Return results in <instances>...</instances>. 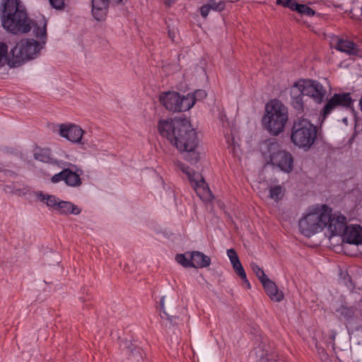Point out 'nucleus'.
I'll use <instances>...</instances> for the list:
<instances>
[{"instance_id": "nucleus-5", "label": "nucleus", "mask_w": 362, "mask_h": 362, "mask_svg": "<svg viewBox=\"0 0 362 362\" xmlns=\"http://www.w3.org/2000/svg\"><path fill=\"white\" fill-rule=\"evenodd\" d=\"M266 115L262 118L264 127L277 136L284 131L288 121L287 107L279 100H272L266 105Z\"/></svg>"}, {"instance_id": "nucleus-30", "label": "nucleus", "mask_w": 362, "mask_h": 362, "mask_svg": "<svg viewBox=\"0 0 362 362\" xmlns=\"http://www.w3.org/2000/svg\"><path fill=\"white\" fill-rule=\"evenodd\" d=\"M294 11H296L299 13L304 14L308 16H313L315 13L314 10H313L310 7L308 6L307 5L300 4H297L296 5Z\"/></svg>"}, {"instance_id": "nucleus-35", "label": "nucleus", "mask_w": 362, "mask_h": 362, "mask_svg": "<svg viewBox=\"0 0 362 362\" xmlns=\"http://www.w3.org/2000/svg\"><path fill=\"white\" fill-rule=\"evenodd\" d=\"M227 255L230 259V263H238L240 261L236 251L234 249H229L227 250Z\"/></svg>"}, {"instance_id": "nucleus-16", "label": "nucleus", "mask_w": 362, "mask_h": 362, "mask_svg": "<svg viewBox=\"0 0 362 362\" xmlns=\"http://www.w3.org/2000/svg\"><path fill=\"white\" fill-rule=\"evenodd\" d=\"M180 94L176 92H165L160 95L159 100L162 105L169 111L177 112Z\"/></svg>"}, {"instance_id": "nucleus-44", "label": "nucleus", "mask_w": 362, "mask_h": 362, "mask_svg": "<svg viewBox=\"0 0 362 362\" xmlns=\"http://www.w3.org/2000/svg\"><path fill=\"white\" fill-rule=\"evenodd\" d=\"M68 185L71 187H78L81 185L82 182H66Z\"/></svg>"}, {"instance_id": "nucleus-14", "label": "nucleus", "mask_w": 362, "mask_h": 362, "mask_svg": "<svg viewBox=\"0 0 362 362\" xmlns=\"http://www.w3.org/2000/svg\"><path fill=\"white\" fill-rule=\"evenodd\" d=\"M341 235L345 243L354 245L362 243V228L358 225L346 226Z\"/></svg>"}, {"instance_id": "nucleus-13", "label": "nucleus", "mask_w": 362, "mask_h": 362, "mask_svg": "<svg viewBox=\"0 0 362 362\" xmlns=\"http://www.w3.org/2000/svg\"><path fill=\"white\" fill-rule=\"evenodd\" d=\"M116 4H123V0H112ZM110 0H92V15L98 21L105 20Z\"/></svg>"}, {"instance_id": "nucleus-1", "label": "nucleus", "mask_w": 362, "mask_h": 362, "mask_svg": "<svg viewBox=\"0 0 362 362\" xmlns=\"http://www.w3.org/2000/svg\"><path fill=\"white\" fill-rule=\"evenodd\" d=\"M158 130L161 136L166 138L178 150L187 152V160L197 162L199 160V153L196 151L199 144L197 132L187 119H160Z\"/></svg>"}, {"instance_id": "nucleus-21", "label": "nucleus", "mask_w": 362, "mask_h": 362, "mask_svg": "<svg viewBox=\"0 0 362 362\" xmlns=\"http://www.w3.org/2000/svg\"><path fill=\"white\" fill-rule=\"evenodd\" d=\"M176 166L177 170L181 171L183 174L187 175L189 181H204V178L201 174L195 173L193 169H191L185 164L178 163Z\"/></svg>"}, {"instance_id": "nucleus-47", "label": "nucleus", "mask_w": 362, "mask_h": 362, "mask_svg": "<svg viewBox=\"0 0 362 362\" xmlns=\"http://www.w3.org/2000/svg\"><path fill=\"white\" fill-rule=\"evenodd\" d=\"M8 188H9V189H6V188L5 189V190H6V192H9V193H10V192H13L12 190H11V189H10V187H9Z\"/></svg>"}, {"instance_id": "nucleus-18", "label": "nucleus", "mask_w": 362, "mask_h": 362, "mask_svg": "<svg viewBox=\"0 0 362 362\" xmlns=\"http://www.w3.org/2000/svg\"><path fill=\"white\" fill-rule=\"evenodd\" d=\"M262 284L264 286L266 293L272 300L276 302H280L283 300L284 293L282 291H279L277 288L274 281L267 278L266 280L262 282Z\"/></svg>"}, {"instance_id": "nucleus-19", "label": "nucleus", "mask_w": 362, "mask_h": 362, "mask_svg": "<svg viewBox=\"0 0 362 362\" xmlns=\"http://www.w3.org/2000/svg\"><path fill=\"white\" fill-rule=\"evenodd\" d=\"M189 257L192 259L194 268L207 267L211 264V258L199 251L191 252L189 253Z\"/></svg>"}, {"instance_id": "nucleus-27", "label": "nucleus", "mask_w": 362, "mask_h": 362, "mask_svg": "<svg viewBox=\"0 0 362 362\" xmlns=\"http://www.w3.org/2000/svg\"><path fill=\"white\" fill-rule=\"evenodd\" d=\"M231 264L235 273L240 277L243 281L247 284V288H250V284L247 278L246 273L240 262L239 261L238 263H233Z\"/></svg>"}, {"instance_id": "nucleus-2", "label": "nucleus", "mask_w": 362, "mask_h": 362, "mask_svg": "<svg viewBox=\"0 0 362 362\" xmlns=\"http://www.w3.org/2000/svg\"><path fill=\"white\" fill-rule=\"evenodd\" d=\"M0 17L3 28L12 34H23L30 32L33 27V34L45 43L47 37V23L42 25L34 23L20 0H2L0 5Z\"/></svg>"}, {"instance_id": "nucleus-9", "label": "nucleus", "mask_w": 362, "mask_h": 362, "mask_svg": "<svg viewBox=\"0 0 362 362\" xmlns=\"http://www.w3.org/2000/svg\"><path fill=\"white\" fill-rule=\"evenodd\" d=\"M305 95L312 98L317 104H321L327 95V90L319 81L312 79H300L295 82Z\"/></svg>"}, {"instance_id": "nucleus-28", "label": "nucleus", "mask_w": 362, "mask_h": 362, "mask_svg": "<svg viewBox=\"0 0 362 362\" xmlns=\"http://www.w3.org/2000/svg\"><path fill=\"white\" fill-rule=\"evenodd\" d=\"M129 358L132 362H142L144 358V351L139 347L131 349Z\"/></svg>"}, {"instance_id": "nucleus-46", "label": "nucleus", "mask_w": 362, "mask_h": 362, "mask_svg": "<svg viewBox=\"0 0 362 362\" xmlns=\"http://www.w3.org/2000/svg\"><path fill=\"white\" fill-rule=\"evenodd\" d=\"M169 37L173 40L174 35H173L170 31H169Z\"/></svg>"}, {"instance_id": "nucleus-36", "label": "nucleus", "mask_w": 362, "mask_h": 362, "mask_svg": "<svg viewBox=\"0 0 362 362\" xmlns=\"http://www.w3.org/2000/svg\"><path fill=\"white\" fill-rule=\"evenodd\" d=\"M337 311L346 318L351 317L354 314L352 309L346 306H341Z\"/></svg>"}, {"instance_id": "nucleus-29", "label": "nucleus", "mask_w": 362, "mask_h": 362, "mask_svg": "<svg viewBox=\"0 0 362 362\" xmlns=\"http://www.w3.org/2000/svg\"><path fill=\"white\" fill-rule=\"evenodd\" d=\"M189 252L185 254H178L175 256V260L178 264L184 267H192V259L189 257Z\"/></svg>"}, {"instance_id": "nucleus-37", "label": "nucleus", "mask_w": 362, "mask_h": 362, "mask_svg": "<svg viewBox=\"0 0 362 362\" xmlns=\"http://www.w3.org/2000/svg\"><path fill=\"white\" fill-rule=\"evenodd\" d=\"M51 6L56 9H62L64 6V0H49Z\"/></svg>"}, {"instance_id": "nucleus-34", "label": "nucleus", "mask_w": 362, "mask_h": 362, "mask_svg": "<svg viewBox=\"0 0 362 362\" xmlns=\"http://www.w3.org/2000/svg\"><path fill=\"white\" fill-rule=\"evenodd\" d=\"M276 4L294 11V8H296L298 3L292 0H276Z\"/></svg>"}, {"instance_id": "nucleus-39", "label": "nucleus", "mask_w": 362, "mask_h": 362, "mask_svg": "<svg viewBox=\"0 0 362 362\" xmlns=\"http://www.w3.org/2000/svg\"><path fill=\"white\" fill-rule=\"evenodd\" d=\"M161 317L165 318L171 325L176 324V320H177V317L170 316L165 311H163V314L161 315Z\"/></svg>"}, {"instance_id": "nucleus-41", "label": "nucleus", "mask_w": 362, "mask_h": 362, "mask_svg": "<svg viewBox=\"0 0 362 362\" xmlns=\"http://www.w3.org/2000/svg\"><path fill=\"white\" fill-rule=\"evenodd\" d=\"M4 173L8 177H10V178H16V174L11 170H4Z\"/></svg>"}, {"instance_id": "nucleus-22", "label": "nucleus", "mask_w": 362, "mask_h": 362, "mask_svg": "<svg viewBox=\"0 0 362 362\" xmlns=\"http://www.w3.org/2000/svg\"><path fill=\"white\" fill-rule=\"evenodd\" d=\"M60 214H79L81 210L76 206H74L69 202L59 201L57 204V208L56 209Z\"/></svg>"}, {"instance_id": "nucleus-43", "label": "nucleus", "mask_w": 362, "mask_h": 362, "mask_svg": "<svg viewBox=\"0 0 362 362\" xmlns=\"http://www.w3.org/2000/svg\"><path fill=\"white\" fill-rule=\"evenodd\" d=\"M165 297H162L160 300V309L163 311H165Z\"/></svg>"}, {"instance_id": "nucleus-42", "label": "nucleus", "mask_w": 362, "mask_h": 362, "mask_svg": "<svg viewBox=\"0 0 362 362\" xmlns=\"http://www.w3.org/2000/svg\"><path fill=\"white\" fill-rule=\"evenodd\" d=\"M175 2V0H164V4L168 7L171 6Z\"/></svg>"}, {"instance_id": "nucleus-45", "label": "nucleus", "mask_w": 362, "mask_h": 362, "mask_svg": "<svg viewBox=\"0 0 362 362\" xmlns=\"http://www.w3.org/2000/svg\"><path fill=\"white\" fill-rule=\"evenodd\" d=\"M359 107H360V110L362 112V96L361 97V98L359 100Z\"/></svg>"}, {"instance_id": "nucleus-7", "label": "nucleus", "mask_w": 362, "mask_h": 362, "mask_svg": "<svg viewBox=\"0 0 362 362\" xmlns=\"http://www.w3.org/2000/svg\"><path fill=\"white\" fill-rule=\"evenodd\" d=\"M317 138V127L307 119L300 118L293 123L291 140L299 148L309 149Z\"/></svg>"}, {"instance_id": "nucleus-32", "label": "nucleus", "mask_w": 362, "mask_h": 362, "mask_svg": "<svg viewBox=\"0 0 362 362\" xmlns=\"http://www.w3.org/2000/svg\"><path fill=\"white\" fill-rule=\"evenodd\" d=\"M250 267L252 270V272L255 274L257 277L259 279V281L263 282L264 280H266L268 277L265 275L263 269L258 266L256 263L252 262L250 264Z\"/></svg>"}, {"instance_id": "nucleus-23", "label": "nucleus", "mask_w": 362, "mask_h": 362, "mask_svg": "<svg viewBox=\"0 0 362 362\" xmlns=\"http://www.w3.org/2000/svg\"><path fill=\"white\" fill-rule=\"evenodd\" d=\"M36 197L41 202H44L48 207L57 209L59 200L53 195L44 194L42 192H36L35 193Z\"/></svg>"}, {"instance_id": "nucleus-10", "label": "nucleus", "mask_w": 362, "mask_h": 362, "mask_svg": "<svg viewBox=\"0 0 362 362\" xmlns=\"http://www.w3.org/2000/svg\"><path fill=\"white\" fill-rule=\"evenodd\" d=\"M353 104V100L349 93H334L325 103L320 111V117L323 122L333 110L338 107L349 108Z\"/></svg>"}, {"instance_id": "nucleus-33", "label": "nucleus", "mask_w": 362, "mask_h": 362, "mask_svg": "<svg viewBox=\"0 0 362 362\" xmlns=\"http://www.w3.org/2000/svg\"><path fill=\"white\" fill-rule=\"evenodd\" d=\"M208 4L212 10L216 11H221L224 10L226 6L225 2L222 1L216 2L214 0H210Z\"/></svg>"}, {"instance_id": "nucleus-6", "label": "nucleus", "mask_w": 362, "mask_h": 362, "mask_svg": "<svg viewBox=\"0 0 362 362\" xmlns=\"http://www.w3.org/2000/svg\"><path fill=\"white\" fill-rule=\"evenodd\" d=\"M260 151L267 163L278 167L286 173H290L293 166L292 155L283 150L275 140H266L262 142Z\"/></svg>"}, {"instance_id": "nucleus-40", "label": "nucleus", "mask_w": 362, "mask_h": 362, "mask_svg": "<svg viewBox=\"0 0 362 362\" xmlns=\"http://www.w3.org/2000/svg\"><path fill=\"white\" fill-rule=\"evenodd\" d=\"M211 8H210L209 5L207 4H204L203 5L201 8H200V13H201V15L204 17V18H206Z\"/></svg>"}, {"instance_id": "nucleus-25", "label": "nucleus", "mask_w": 362, "mask_h": 362, "mask_svg": "<svg viewBox=\"0 0 362 362\" xmlns=\"http://www.w3.org/2000/svg\"><path fill=\"white\" fill-rule=\"evenodd\" d=\"M194 103V97L192 95L188 94L187 95L182 97L180 95L177 112L187 111L192 107Z\"/></svg>"}, {"instance_id": "nucleus-11", "label": "nucleus", "mask_w": 362, "mask_h": 362, "mask_svg": "<svg viewBox=\"0 0 362 362\" xmlns=\"http://www.w3.org/2000/svg\"><path fill=\"white\" fill-rule=\"evenodd\" d=\"M326 213L327 214V219L325 221V227L331 233V235H342L344 228H346L345 216L341 214H332V209L327 206Z\"/></svg>"}, {"instance_id": "nucleus-17", "label": "nucleus", "mask_w": 362, "mask_h": 362, "mask_svg": "<svg viewBox=\"0 0 362 362\" xmlns=\"http://www.w3.org/2000/svg\"><path fill=\"white\" fill-rule=\"evenodd\" d=\"M291 103L292 107L298 112H305V105L303 101L304 93L298 87L295 86V83L291 88Z\"/></svg>"}, {"instance_id": "nucleus-24", "label": "nucleus", "mask_w": 362, "mask_h": 362, "mask_svg": "<svg viewBox=\"0 0 362 362\" xmlns=\"http://www.w3.org/2000/svg\"><path fill=\"white\" fill-rule=\"evenodd\" d=\"M285 188L281 185H271L267 199L279 202L284 196Z\"/></svg>"}, {"instance_id": "nucleus-12", "label": "nucleus", "mask_w": 362, "mask_h": 362, "mask_svg": "<svg viewBox=\"0 0 362 362\" xmlns=\"http://www.w3.org/2000/svg\"><path fill=\"white\" fill-rule=\"evenodd\" d=\"M84 131L78 125L72 123L61 124L59 125V134L74 144L82 142Z\"/></svg>"}, {"instance_id": "nucleus-4", "label": "nucleus", "mask_w": 362, "mask_h": 362, "mask_svg": "<svg viewBox=\"0 0 362 362\" xmlns=\"http://www.w3.org/2000/svg\"><path fill=\"white\" fill-rule=\"evenodd\" d=\"M326 204H317L309 207L298 221V228L301 234L310 237L325 228L327 219Z\"/></svg>"}, {"instance_id": "nucleus-38", "label": "nucleus", "mask_w": 362, "mask_h": 362, "mask_svg": "<svg viewBox=\"0 0 362 362\" xmlns=\"http://www.w3.org/2000/svg\"><path fill=\"white\" fill-rule=\"evenodd\" d=\"M193 97H194V102L197 100H202L206 97V93L203 90H198L195 91V93L192 95Z\"/></svg>"}, {"instance_id": "nucleus-31", "label": "nucleus", "mask_w": 362, "mask_h": 362, "mask_svg": "<svg viewBox=\"0 0 362 362\" xmlns=\"http://www.w3.org/2000/svg\"><path fill=\"white\" fill-rule=\"evenodd\" d=\"M8 62V46L0 42V67L4 66Z\"/></svg>"}, {"instance_id": "nucleus-26", "label": "nucleus", "mask_w": 362, "mask_h": 362, "mask_svg": "<svg viewBox=\"0 0 362 362\" xmlns=\"http://www.w3.org/2000/svg\"><path fill=\"white\" fill-rule=\"evenodd\" d=\"M270 187L271 185H269V182H256L255 185H252L254 189L257 191V194L262 199H267Z\"/></svg>"}, {"instance_id": "nucleus-8", "label": "nucleus", "mask_w": 362, "mask_h": 362, "mask_svg": "<svg viewBox=\"0 0 362 362\" xmlns=\"http://www.w3.org/2000/svg\"><path fill=\"white\" fill-rule=\"evenodd\" d=\"M40 43L33 39L21 40L11 51L13 66L21 65L26 60L33 59L40 51Z\"/></svg>"}, {"instance_id": "nucleus-3", "label": "nucleus", "mask_w": 362, "mask_h": 362, "mask_svg": "<svg viewBox=\"0 0 362 362\" xmlns=\"http://www.w3.org/2000/svg\"><path fill=\"white\" fill-rule=\"evenodd\" d=\"M35 160L45 163L52 164L63 170L54 175L51 179L52 182L74 181L79 182L82 170L76 165L62 160H57L52 157L51 150L49 148H37L34 153Z\"/></svg>"}, {"instance_id": "nucleus-20", "label": "nucleus", "mask_w": 362, "mask_h": 362, "mask_svg": "<svg viewBox=\"0 0 362 362\" xmlns=\"http://www.w3.org/2000/svg\"><path fill=\"white\" fill-rule=\"evenodd\" d=\"M192 187L204 202H210L214 197L207 182H192Z\"/></svg>"}, {"instance_id": "nucleus-15", "label": "nucleus", "mask_w": 362, "mask_h": 362, "mask_svg": "<svg viewBox=\"0 0 362 362\" xmlns=\"http://www.w3.org/2000/svg\"><path fill=\"white\" fill-rule=\"evenodd\" d=\"M332 46L341 52L349 55H357L358 49L357 45L351 40L336 37L332 40Z\"/></svg>"}]
</instances>
